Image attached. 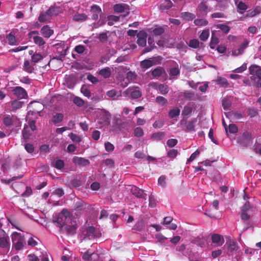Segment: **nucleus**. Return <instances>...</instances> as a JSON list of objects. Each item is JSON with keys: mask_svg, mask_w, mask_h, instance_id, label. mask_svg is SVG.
<instances>
[{"mask_svg": "<svg viewBox=\"0 0 261 261\" xmlns=\"http://www.w3.org/2000/svg\"><path fill=\"white\" fill-rule=\"evenodd\" d=\"M11 239L13 246L16 250H20L23 248L25 243L24 239L21 233L14 232L11 234Z\"/></svg>", "mask_w": 261, "mask_h": 261, "instance_id": "f257e3e1", "label": "nucleus"}, {"mask_svg": "<svg viewBox=\"0 0 261 261\" xmlns=\"http://www.w3.org/2000/svg\"><path fill=\"white\" fill-rule=\"evenodd\" d=\"M4 123L7 126H14L19 127L20 126V121L16 116L6 115L4 118Z\"/></svg>", "mask_w": 261, "mask_h": 261, "instance_id": "f03ea898", "label": "nucleus"}, {"mask_svg": "<svg viewBox=\"0 0 261 261\" xmlns=\"http://www.w3.org/2000/svg\"><path fill=\"white\" fill-rule=\"evenodd\" d=\"M161 60L162 58L159 56L153 57L141 61L140 65L142 68L147 69L154 65L160 64Z\"/></svg>", "mask_w": 261, "mask_h": 261, "instance_id": "7ed1b4c3", "label": "nucleus"}, {"mask_svg": "<svg viewBox=\"0 0 261 261\" xmlns=\"http://www.w3.org/2000/svg\"><path fill=\"white\" fill-rule=\"evenodd\" d=\"M70 213L66 209H63L61 213L58 214L56 222L60 227L63 226L70 219Z\"/></svg>", "mask_w": 261, "mask_h": 261, "instance_id": "20e7f679", "label": "nucleus"}, {"mask_svg": "<svg viewBox=\"0 0 261 261\" xmlns=\"http://www.w3.org/2000/svg\"><path fill=\"white\" fill-rule=\"evenodd\" d=\"M2 235L0 237V248L8 251L10 248V238L4 231H2Z\"/></svg>", "mask_w": 261, "mask_h": 261, "instance_id": "39448f33", "label": "nucleus"}, {"mask_svg": "<svg viewBox=\"0 0 261 261\" xmlns=\"http://www.w3.org/2000/svg\"><path fill=\"white\" fill-rule=\"evenodd\" d=\"M122 94L125 96H130L133 99H137L141 97L142 93L138 88L129 87Z\"/></svg>", "mask_w": 261, "mask_h": 261, "instance_id": "423d86ee", "label": "nucleus"}, {"mask_svg": "<svg viewBox=\"0 0 261 261\" xmlns=\"http://www.w3.org/2000/svg\"><path fill=\"white\" fill-rule=\"evenodd\" d=\"M84 239L92 240L95 238L99 237L98 233L96 231L94 227L91 226L87 228L83 233Z\"/></svg>", "mask_w": 261, "mask_h": 261, "instance_id": "0eeeda50", "label": "nucleus"}, {"mask_svg": "<svg viewBox=\"0 0 261 261\" xmlns=\"http://www.w3.org/2000/svg\"><path fill=\"white\" fill-rule=\"evenodd\" d=\"M38 33L37 31H32L31 32L29 35L30 38H32L34 43L38 45L39 46H41L44 45L45 43V41L43 40V39L39 36H34V35H38Z\"/></svg>", "mask_w": 261, "mask_h": 261, "instance_id": "6e6552de", "label": "nucleus"}, {"mask_svg": "<svg viewBox=\"0 0 261 261\" xmlns=\"http://www.w3.org/2000/svg\"><path fill=\"white\" fill-rule=\"evenodd\" d=\"M137 74L135 72L129 71L126 73V80L127 82H120L119 85L121 87L124 88L126 87L128 84L130 82H133L136 78Z\"/></svg>", "mask_w": 261, "mask_h": 261, "instance_id": "1a4fd4ad", "label": "nucleus"}, {"mask_svg": "<svg viewBox=\"0 0 261 261\" xmlns=\"http://www.w3.org/2000/svg\"><path fill=\"white\" fill-rule=\"evenodd\" d=\"M14 95L19 99L25 98L28 96L26 91L21 87H16L13 89Z\"/></svg>", "mask_w": 261, "mask_h": 261, "instance_id": "9d476101", "label": "nucleus"}, {"mask_svg": "<svg viewBox=\"0 0 261 261\" xmlns=\"http://www.w3.org/2000/svg\"><path fill=\"white\" fill-rule=\"evenodd\" d=\"M248 46V42L245 41L242 43L240 46L236 49H233L231 51V55L233 56H238L243 54L244 50Z\"/></svg>", "mask_w": 261, "mask_h": 261, "instance_id": "9b49d317", "label": "nucleus"}, {"mask_svg": "<svg viewBox=\"0 0 261 261\" xmlns=\"http://www.w3.org/2000/svg\"><path fill=\"white\" fill-rule=\"evenodd\" d=\"M147 34L144 31H140L137 34V43L139 45L144 46L146 43Z\"/></svg>", "mask_w": 261, "mask_h": 261, "instance_id": "f8f14e48", "label": "nucleus"}, {"mask_svg": "<svg viewBox=\"0 0 261 261\" xmlns=\"http://www.w3.org/2000/svg\"><path fill=\"white\" fill-rule=\"evenodd\" d=\"M91 12L92 13V18L96 20L98 19L99 16L101 13V8L96 5H93L91 7Z\"/></svg>", "mask_w": 261, "mask_h": 261, "instance_id": "ddd939ff", "label": "nucleus"}, {"mask_svg": "<svg viewBox=\"0 0 261 261\" xmlns=\"http://www.w3.org/2000/svg\"><path fill=\"white\" fill-rule=\"evenodd\" d=\"M114 10L116 13H122L126 12L127 13H128L129 7L125 4H116L114 6Z\"/></svg>", "mask_w": 261, "mask_h": 261, "instance_id": "4468645a", "label": "nucleus"}, {"mask_svg": "<svg viewBox=\"0 0 261 261\" xmlns=\"http://www.w3.org/2000/svg\"><path fill=\"white\" fill-rule=\"evenodd\" d=\"M73 163L76 165L86 166L90 163L89 161L83 158L74 156L72 159Z\"/></svg>", "mask_w": 261, "mask_h": 261, "instance_id": "2eb2a0df", "label": "nucleus"}, {"mask_svg": "<svg viewBox=\"0 0 261 261\" xmlns=\"http://www.w3.org/2000/svg\"><path fill=\"white\" fill-rule=\"evenodd\" d=\"M173 219L171 217H166L164 218L163 225L167 228L171 230H175L177 228V225L175 224L171 223Z\"/></svg>", "mask_w": 261, "mask_h": 261, "instance_id": "dca6fc26", "label": "nucleus"}, {"mask_svg": "<svg viewBox=\"0 0 261 261\" xmlns=\"http://www.w3.org/2000/svg\"><path fill=\"white\" fill-rule=\"evenodd\" d=\"M212 242L216 244L217 246H221L224 243L223 237L218 234H214L212 236Z\"/></svg>", "mask_w": 261, "mask_h": 261, "instance_id": "f3484780", "label": "nucleus"}, {"mask_svg": "<svg viewBox=\"0 0 261 261\" xmlns=\"http://www.w3.org/2000/svg\"><path fill=\"white\" fill-rule=\"evenodd\" d=\"M131 192L133 195H135L137 197L146 199L145 197L146 195L144 193V191L136 186L132 187Z\"/></svg>", "mask_w": 261, "mask_h": 261, "instance_id": "a211bd4d", "label": "nucleus"}, {"mask_svg": "<svg viewBox=\"0 0 261 261\" xmlns=\"http://www.w3.org/2000/svg\"><path fill=\"white\" fill-rule=\"evenodd\" d=\"M249 70L251 74L255 75L261 80V67L257 65H252Z\"/></svg>", "mask_w": 261, "mask_h": 261, "instance_id": "6ab92c4d", "label": "nucleus"}, {"mask_svg": "<svg viewBox=\"0 0 261 261\" xmlns=\"http://www.w3.org/2000/svg\"><path fill=\"white\" fill-rule=\"evenodd\" d=\"M41 34L44 37L48 38L54 33V31L51 30L48 25L44 26L40 30Z\"/></svg>", "mask_w": 261, "mask_h": 261, "instance_id": "aec40b11", "label": "nucleus"}, {"mask_svg": "<svg viewBox=\"0 0 261 261\" xmlns=\"http://www.w3.org/2000/svg\"><path fill=\"white\" fill-rule=\"evenodd\" d=\"M225 114L226 117L230 119L231 121L238 120L242 118V114L238 112H229Z\"/></svg>", "mask_w": 261, "mask_h": 261, "instance_id": "412c9836", "label": "nucleus"}, {"mask_svg": "<svg viewBox=\"0 0 261 261\" xmlns=\"http://www.w3.org/2000/svg\"><path fill=\"white\" fill-rule=\"evenodd\" d=\"M33 131H31L30 130V127L28 125H25L24 126L23 129L22 130V138L23 141H27L29 139L30 136L32 134V132Z\"/></svg>", "mask_w": 261, "mask_h": 261, "instance_id": "4be33fe9", "label": "nucleus"}, {"mask_svg": "<svg viewBox=\"0 0 261 261\" xmlns=\"http://www.w3.org/2000/svg\"><path fill=\"white\" fill-rule=\"evenodd\" d=\"M52 16L48 10L46 12H42L39 17L38 20L40 22H46Z\"/></svg>", "mask_w": 261, "mask_h": 261, "instance_id": "5701e85b", "label": "nucleus"}, {"mask_svg": "<svg viewBox=\"0 0 261 261\" xmlns=\"http://www.w3.org/2000/svg\"><path fill=\"white\" fill-rule=\"evenodd\" d=\"M23 69L29 73H32L34 70L33 65L28 60H25Z\"/></svg>", "mask_w": 261, "mask_h": 261, "instance_id": "b1692460", "label": "nucleus"}, {"mask_svg": "<svg viewBox=\"0 0 261 261\" xmlns=\"http://www.w3.org/2000/svg\"><path fill=\"white\" fill-rule=\"evenodd\" d=\"M51 15L53 16L58 15L59 13H61L63 11L62 8L60 6H55L51 7L49 9Z\"/></svg>", "mask_w": 261, "mask_h": 261, "instance_id": "393cba45", "label": "nucleus"}, {"mask_svg": "<svg viewBox=\"0 0 261 261\" xmlns=\"http://www.w3.org/2000/svg\"><path fill=\"white\" fill-rule=\"evenodd\" d=\"M239 249V247L237 245V243L236 242L234 241H230L228 243V251L233 253V251H237Z\"/></svg>", "mask_w": 261, "mask_h": 261, "instance_id": "a878e982", "label": "nucleus"}, {"mask_svg": "<svg viewBox=\"0 0 261 261\" xmlns=\"http://www.w3.org/2000/svg\"><path fill=\"white\" fill-rule=\"evenodd\" d=\"M196 122L197 119L188 121L186 125V129L185 130L187 132L195 131V124Z\"/></svg>", "mask_w": 261, "mask_h": 261, "instance_id": "bb28decb", "label": "nucleus"}, {"mask_svg": "<svg viewBox=\"0 0 261 261\" xmlns=\"http://www.w3.org/2000/svg\"><path fill=\"white\" fill-rule=\"evenodd\" d=\"M69 137L72 140V141L75 143H80L82 140V136L78 135L73 134L72 133L68 135Z\"/></svg>", "mask_w": 261, "mask_h": 261, "instance_id": "cd10ccee", "label": "nucleus"}, {"mask_svg": "<svg viewBox=\"0 0 261 261\" xmlns=\"http://www.w3.org/2000/svg\"><path fill=\"white\" fill-rule=\"evenodd\" d=\"M107 95L109 97L116 99L121 96V93L120 91L117 92L115 90H111L107 92Z\"/></svg>", "mask_w": 261, "mask_h": 261, "instance_id": "c85d7f7f", "label": "nucleus"}, {"mask_svg": "<svg viewBox=\"0 0 261 261\" xmlns=\"http://www.w3.org/2000/svg\"><path fill=\"white\" fill-rule=\"evenodd\" d=\"M87 16L85 14H76L73 17V19L77 22L83 21L86 20Z\"/></svg>", "mask_w": 261, "mask_h": 261, "instance_id": "c756f323", "label": "nucleus"}, {"mask_svg": "<svg viewBox=\"0 0 261 261\" xmlns=\"http://www.w3.org/2000/svg\"><path fill=\"white\" fill-rule=\"evenodd\" d=\"M180 114V110L177 107H174L169 112V116L171 118H174L178 116Z\"/></svg>", "mask_w": 261, "mask_h": 261, "instance_id": "7c9ffc66", "label": "nucleus"}, {"mask_svg": "<svg viewBox=\"0 0 261 261\" xmlns=\"http://www.w3.org/2000/svg\"><path fill=\"white\" fill-rule=\"evenodd\" d=\"M234 2L239 10L245 11L247 9V5L242 0H234Z\"/></svg>", "mask_w": 261, "mask_h": 261, "instance_id": "2f4dec72", "label": "nucleus"}, {"mask_svg": "<svg viewBox=\"0 0 261 261\" xmlns=\"http://www.w3.org/2000/svg\"><path fill=\"white\" fill-rule=\"evenodd\" d=\"M99 73L100 75L102 76L104 78H108L111 75V70L110 68L107 67L103 69H102L99 71Z\"/></svg>", "mask_w": 261, "mask_h": 261, "instance_id": "473e14b6", "label": "nucleus"}, {"mask_svg": "<svg viewBox=\"0 0 261 261\" xmlns=\"http://www.w3.org/2000/svg\"><path fill=\"white\" fill-rule=\"evenodd\" d=\"M155 239L157 241L160 242L162 245H165L167 238L163 236L161 233H159L155 235Z\"/></svg>", "mask_w": 261, "mask_h": 261, "instance_id": "72a5a7b5", "label": "nucleus"}, {"mask_svg": "<svg viewBox=\"0 0 261 261\" xmlns=\"http://www.w3.org/2000/svg\"><path fill=\"white\" fill-rule=\"evenodd\" d=\"M158 90L162 94L165 95L169 92V88L167 85L160 84Z\"/></svg>", "mask_w": 261, "mask_h": 261, "instance_id": "f704fd0d", "label": "nucleus"}, {"mask_svg": "<svg viewBox=\"0 0 261 261\" xmlns=\"http://www.w3.org/2000/svg\"><path fill=\"white\" fill-rule=\"evenodd\" d=\"M181 17L186 20H191L195 17V16L189 12H184L181 13Z\"/></svg>", "mask_w": 261, "mask_h": 261, "instance_id": "c9c22d12", "label": "nucleus"}, {"mask_svg": "<svg viewBox=\"0 0 261 261\" xmlns=\"http://www.w3.org/2000/svg\"><path fill=\"white\" fill-rule=\"evenodd\" d=\"M7 39L8 41V43L12 45L17 44V40L15 36L12 34L10 33L7 37Z\"/></svg>", "mask_w": 261, "mask_h": 261, "instance_id": "e433bc0d", "label": "nucleus"}, {"mask_svg": "<svg viewBox=\"0 0 261 261\" xmlns=\"http://www.w3.org/2000/svg\"><path fill=\"white\" fill-rule=\"evenodd\" d=\"M119 17L115 15H110L108 17V24L109 25H112L114 22H117L119 20Z\"/></svg>", "mask_w": 261, "mask_h": 261, "instance_id": "4c0bfd02", "label": "nucleus"}, {"mask_svg": "<svg viewBox=\"0 0 261 261\" xmlns=\"http://www.w3.org/2000/svg\"><path fill=\"white\" fill-rule=\"evenodd\" d=\"M148 43L150 46L145 48L143 51L144 53L150 51L154 47V44L153 43V40L151 37H149L148 38Z\"/></svg>", "mask_w": 261, "mask_h": 261, "instance_id": "58836bf2", "label": "nucleus"}, {"mask_svg": "<svg viewBox=\"0 0 261 261\" xmlns=\"http://www.w3.org/2000/svg\"><path fill=\"white\" fill-rule=\"evenodd\" d=\"M172 6V3L170 0H165L164 3L161 5L162 10H167L170 9Z\"/></svg>", "mask_w": 261, "mask_h": 261, "instance_id": "ea45409f", "label": "nucleus"}, {"mask_svg": "<svg viewBox=\"0 0 261 261\" xmlns=\"http://www.w3.org/2000/svg\"><path fill=\"white\" fill-rule=\"evenodd\" d=\"M63 114L61 113H58L53 116V121L54 123L56 124L61 122L63 120Z\"/></svg>", "mask_w": 261, "mask_h": 261, "instance_id": "a19ab883", "label": "nucleus"}, {"mask_svg": "<svg viewBox=\"0 0 261 261\" xmlns=\"http://www.w3.org/2000/svg\"><path fill=\"white\" fill-rule=\"evenodd\" d=\"M210 36V31L209 30H205L202 31L201 34H200L199 38L202 41L206 40Z\"/></svg>", "mask_w": 261, "mask_h": 261, "instance_id": "79ce46f5", "label": "nucleus"}, {"mask_svg": "<svg viewBox=\"0 0 261 261\" xmlns=\"http://www.w3.org/2000/svg\"><path fill=\"white\" fill-rule=\"evenodd\" d=\"M207 21L204 19H196L194 20V23L196 25L205 26L207 25Z\"/></svg>", "mask_w": 261, "mask_h": 261, "instance_id": "37998d69", "label": "nucleus"}, {"mask_svg": "<svg viewBox=\"0 0 261 261\" xmlns=\"http://www.w3.org/2000/svg\"><path fill=\"white\" fill-rule=\"evenodd\" d=\"M22 103H23L22 102H21L19 100H14L12 102V108L14 110L18 109L21 108Z\"/></svg>", "mask_w": 261, "mask_h": 261, "instance_id": "c03bdc74", "label": "nucleus"}, {"mask_svg": "<svg viewBox=\"0 0 261 261\" xmlns=\"http://www.w3.org/2000/svg\"><path fill=\"white\" fill-rule=\"evenodd\" d=\"M156 102L161 106H164L167 102V100L163 96H159L156 97Z\"/></svg>", "mask_w": 261, "mask_h": 261, "instance_id": "a18cd8bd", "label": "nucleus"}, {"mask_svg": "<svg viewBox=\"0 0 261 261\" xmlns=\"http://www.w3.org/2000/svg\"><path fill=\"white\" fill-rule=\"evenodd\" d=\"M216 82L218 84L223 86H226L228 85L226 79L221 76L218 77L217 79L216 80Z\"/></svg>", "mask_w": 261, "mask_h": 261, "instance_id": "49530a36", "label": "nucleus"}, {"mask_svg": "<svg viewBox=\"0 0 261 261\" xmlns=\"http://www.w3.org/2000/svg\"><path fill=\"white\" fill-rule=\"evenodd\" d=\"M199 42L197 39H192L189 41V46L194 48H197L199 47Z\"/></svg>", "mask_w": 261, "mask_h": 261, "instance_id": "de8ad7c7", "label": "nucleus"}, {"mask_svg": "<svg viewBox=\"0 0 261 261\" xmlns=\"http://www.w3.org/2000/svg\"><path fill=\"white\" fill-rule=\"evenodd\" d=\"M43 59V56L39 54H33L32 56V61L37 63Z\"/></svg>", "mask_w": 261, "mask_h": 261, "instance_id": "09e8293b", "label": "nucleus"}, {"mask_svg": "<svg viewBox=\"0 0 261 261\" xmlns=\"http://www.w3.org/2000/svg\"><path fill=\"white\" fill-rule=\"evenodd\" d=\"M193 111V108L189 106H185L182 111V115L186 116L190 115Z\"/></svg>", "mask_w": 261, "mask_h": 261, "instance_id": "8fccbe9b", "label": "nucleus"}, {"mask_svg": "<svg viewBox=\"0 0 261 261\" xmlns=\"http://www.w3.org/2000/svg\"><path fill=\"white\" fill-rule=\"evenodd\" d=\"M163 72V70L160 68H156L152 71V75L155 77L160 76Z\"/></svg>", "mask_w": 261, "mask_h": 261, "instance_id": "3c124183", "label": "nucleus"}, {"mask_svg": "<svg viewBox=\"0 0 261 261\" xmlns=\"http://www.w3.org/2000/svg\"><path fill=\"white\" fill-rule=\"evenodd\" d=\"M222 106L224 110L228 109L231 106V101L228 98H224L222 100Z\"/></svg>", "mask_w": 261, "mask_h": 261, "instance_id": "603ef678", "label": "nucleus"}, {"mask_svg": "<svg viewBox=\"0 0 261 261\" xmlns=\"http://www.w3.org/2000/svg\"><path fill=\"white\" fill-rule=\"evenodd\" d=\"M54 166L56 168L61 169L64 166V163L63 161L61 160H57L55 161Z\"/></svg>", "mask_w": 261, "mask_h": 261, "instance_id": "864d4df0", "label": "nucleus"}, {"mask_svg": "<svg viewBox=\"0 0 261 261\" xmlns=\"http://www.w3.org/2000/svg\"><path fill=\"white\" fill-rule=\"evenodd\" d=\"M217 28L220 29L225 33H227L229 31V28L226 24H219L217 25Z\"/></svg>", "mask_w": 261, "mask_h": 261, "instance_id": "5fc2aeb1", "label": "nucleus"}, {"mask_svg": "<svg viewBox=\"0 0 261 261\" xmlns=\"http://www.w3.org/2000/svg\"><path fill=\"white\" fill-rule=\"evenodd\" d=\"M144 132L141 127H137L134 129V135L137 137H140L143 135Z\"/></svg>", "mask_w": 261, "mask_h": 261, "instance_id": "6e6d98bb", "label": "nucleus"}, {"mask_svg": "<svg viewBox=\"0 0 261 261\" xmlns=\"http://www.w3.org/2000/svg\"><path fill=\"white\" fill-rule=\"evenodd\" d=\"M219 39L217 37L212 36L211 41L210 44V47L214 49L216 45L218 43Z\"/></svg>", "mask_w": 261, "mask_h": 261, "instance_id": "4d7b16f0", "label": "nucleus"}, {"mask_svg": "<svg viewBox=\"0 0 261 261\" xmlns=\"http://www.w3.org/2000/svg\"><path fill=\"white\" fill-rule=\"evenodd\" d=\"M200 152L198 150V149H197L194 152H193L189 158V159L187 161V163L193 161L194 160H195L199 155Z\"/></svg>", "mask_w": 261, "mask_h": 261, "instance_id": "13d9d810", "label": "nucleus"}, {"mask_svg": "<svg viewBox=\"0 0 261 261\" xmlns=\"http://www.w3.org/2000/svg\"><path fill=\"white\" fill-rule=\"evenodd\" d=\"M64 192L63 190L61 188H58L54 191L51 197L55 195L58 196L59 197H61L64 195Z\"/></svg>", "mask_w": 261, "mask_h": 261, "instance_id": "bf43d9fd", "label": "nucleus"}, {"mask_svg": "<svg viewBox=\"0 0 261 261\" xmlns=\"http://www.w3.org/2000/svg\"><path fill=\"white\" fill-rule=\"evenodd\" d=\"M94 253L90 252V251H87L83 255V258L86 260H89L91 258V256L94 255Z\"/></svg>", "mask_w": 261, "mask_h": 261, "instance_id": "052dcab7", "label": "nucleus"}, {"mask_svg": "<svg viewBox=\"0 0 261 261\" xmlns=\"http://www.w3.org/2000/svg\"><path fill=\"white\" fill-rule=\"evenodd\" d=\"M228 128V132L234 134L237 132L238 128L235 124H231L229 125Z\"/></svg>", "mask_w": 261, "mask_h": 261, "instance_id": "680f3d73", "label": "nucleus"}, {"mask_svg": "<svg viewBox=\"0 0 261 261\" xmlns=\"http://www.w3.org/2000/svg\"><path fill=\"white\" fill-rule=\"evenodd\" d=\"M73 102L78 106H83L84 104V101L80 97H75L73 99Z\"/></svg>", "mask_w": 261, "mask_h": 261, "instance_id": "e2e57ef3", "label": "nucleus"}, {"mask_svg": "<svg viewBox=\"0 0 261 261\" xmlns=\"http://www.w3.org/2000/svg\"><path fill=\"white\" fill-rule=\"evenodd\" d=\"M105 147L106 151L108 152L112 151L114 149V146L109 142L105 143Z\"/></svg>", "mask_w": 261, "mask_h": 261, "instance_id": "0e129e2a", "label": "nucleus"}, {"mask_svg": "<svg viewBox=\"0 0 261 261\" xmlns=\"http://www.w3.org/2000/svg\"><path fill=\"white\" fill-rule=\"evenodd\" d=\"M179 74V70L178 68L173 67L170 70V74L171 76H177Z\"/></svg>", "mask_w": 261, "mask_h": 261, "instance_id": "69168bd1", "label": "nucleus"}, {"mask_svg": "<svg viewBox=\"0 0 261 261\" xmlns=\"http://www.w3.org/2000/svg\"><path fill=\"white\" fill-rule=\"evenodd\" d=\"M81 92L84 94L86 97H90V92L89 90H88L85 86H83L81 89Z\"/></svg>", "mask_w": 261, "mask_h": 261, "instance_id": "338daca9", "label": "nucleus"}, {"mask_svg": "<svg viewBox=\"0 0 261 261\" xmlns=\"http://www.w3.org/2000/svg\"><path fill=\"white\" fill-rule=\"evenodd\" d=\"M164 124V121L161 120H156L153 124L154 128H160L162 127Z\"/></svg>", "mask_w": 261, "mask_h": 261, "instance_id": "774afa93", "label": "nucleus"}]
</instances>
